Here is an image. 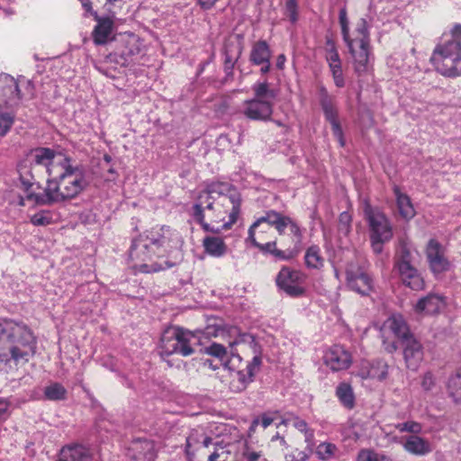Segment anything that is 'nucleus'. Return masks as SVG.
I'll list each match as a JSON object with an SVG mask.
<instances>
[{
    "instance_id": "obj_1",
    "label": "nucleus",
    "mask_w": 461,
    "mask_h": 461,
    "mask_svg": "<svg viewBox=\"0 0 461 461\" xmlns=\"http://www.w3.org/2000/svg\"><path fill=\"white\" fill-rule=\"evenodd\" d=\"M25 199L36 205H52L76 198L89 182L86 168L71 158L49 148H38L18 166ZM24 205V198H21Z\"/></svg>"
},
{
    "instance_id": "obj_2",
    "label": "nucleus",
    "mask_w": 461,
    "mask_h": 461,
    "mask_svg": "<svg viewBox=\"0 0 461 461\" xmlns=\"http://www.w3.org/2000/svg\"><path fill=\"white\" fill-rule=\"evenodd\" d=\"M192 217L203 230L218 233L234 224L240 212V194L229 183L212 182L194 196Z\"/></svg>"
},
{
    "instance_id": "obj_3",
    "label": "nucleus",
    "mask_w": 461,
    "mask_h": 461,
    "mask_svg": "<svg viewBox=\"0 0 461 461\" xmlns=\"http://www.w3.org/2000/svg\"><path fill=\"white\" fill-rule=\"evenodd\" d=\"M37 338L25 322L14 319L0 321V363H26L36 353Z\"/></svg>"
},
{
    "instance_id": "obj_4",
    "label": "nucleus",
    "mask_w": 461,
    "mask_h": 461,
    "mask_svg": "<svg viewBox=\"0 0 461 461\" xmlns=\"http://www.w3.org/2000/svg\"><path fill=\"white\" fill-rule=\"evenodd\" d=\"M170 231L169 228L161 227L159 230H151L140 235L132 241L130 249L129 258L132 262V268L141 273H153L165 270L173 265L168 261H151L152 255L158 253L160 247L168 242L166 233Z\"/></svg>"
},
{
    "instance_id": "obj_5",
    "label": "nucleus",
    "mask_w": 461,
    "mask_h": 461,
    "mask_svg": "<svg viewBox=\"0 0 461 461\" xmlns=\"http://www.w3.org/2000/svg\"><path fill=\"white\" fill-rule=\"evenodd\" d=\"M339 18L343 40L354 60L355 72L358 76L366 74L372 68L367 23L364 18L359 19L354 31V37L351 38L345 8L339 11Z\"/></svg>"
},
{
    "instance_id": "obj_6",
    "label": "nucleus",
    "mask_w": 461,
    "mask_h": 461,
    "mask_svg": "<svg viewBox=\"0 0 461 461\" xmlns=\"http://www.w3.org/2000/svg\"><path fill=\"white\" fill-rule=\"evenodd\" d=\"M221 330L215 326H207L203 330L190 331L181 327L166 330L160 339L161 354H177L188 357L194 353V346L202 344L203 338L219 336Z\"/></svg>"
},
{
    "instance_id": "obj_7",
    "label": "nucleus",
    "mask_w": 461,
    "mask_h": 461,
    "mask_svg": "<svg viewBox=\"0 0 461 461\" xmlns=\"http://www.w3.org/2000/svg\"><path fill=\"white\" fill-rule=\"evenodd\" d=\"M364 218L367 223L371 247L375 254H381L384 243L393 238V226L388 217L377 207L365 202Z\"/></svg>"
},
{
    "instance_id": "obj_8",
    "label": "nucleus",
    "mask_w": 461,
    "mask_h": 461,
    "mask_svg": "<svg viewBox=\"0 0 461 461\" xmlns=\"http://www.w3.org/2000/svg\"><path fill=\"white\" fill-rule=\"evenodd\" d=\"M235 361H238L240 364L242 362L240 356H233L230 360L225 363V366L231 371L230 390L234 393H240L253 381L255 374L259 370L261 357L255 356L251 361L245 364L244 367H240L237 370L234 366Z\"/></svg>"
},
{
    "instance_id": "obj_9",
    "label": "nucleus",
    "mask_w": 461,
    "mask_h": 461,
    "mask_svg": "<svg viewBox=\"0 0 461 461\" xmlns=\"http://www.w3.org/2000/svg\"><path fill=\"white\" fill-rule=\"evenodd\" d=\"M86 14H90L94 16L96 22L95 26L92 32V40L95 45H104L110 41L113 40V33L115 31L114 16L104 15L100 16L96 12L92 9V1L90 0H78ZM100 2L101 0H96ZM117 0H106L108 4H113Z\"/></svg>"
},
{
    "instance_id": "obj_10",
    "label": "nucleus",
    "mask_w": 461,
    "mask_h": 461,
    "mask_svg": "<svg viewBox=\"0 0 461 461\" xmlns=\"http://www.w3.org/2000/svg\"><path fill=\"white\" fill-rule=\"evenodd\" d=\"M348 286L354 292L366 296L374 289L372 277L365 269V262L359 258L348 263L346 267Z\"/></svg>"
},
{
    "instance_id": "obj_11",
    "label": "nucleus",
    "mask_w": 461,
    "mask_h": 461,
    "mask_svg": "<svg viewBox=\"0 0 461 461\" xmlns=\"http://www.w3.org/2000/svg\"><path fill=\"white\" fill-rule=\"evenodd\" d=\"M305 280L303 272L283 267L276 277V284L288 296L297 298L305 294Z\"/></svg>"
},
{
    "instance_id": "obj_12",
    "label": "nucleus",
    "mask_w": 461,
    "mask_h": 461,
    "mask_svg": "<svg viewBox=\"0 0 461 461\" xmlns=\"http://www.w3.org/2000/svg\"><path fill=\"white\" fill-rule=\"evenodd\" d=\"M320 104L323 110L326 120L330 123L334 137L338 140L339 145H345L343 131L338 120L337 109L334 105L333 97L329 95L324 86L319 89Z\"/></svg>"
},
{
    "instance_id": "obj_13",
    "label": "nucleus",
    "mask_w": 461,
    "mask_h": 461,
    "mask_svg": "<svg viewBox=\"0 0 461 461\" xmlns=\"http://www.w3.org/2000/svg\"><path fill=\"white\" fill-rule=\"evenodd\" d=\"M21 101L17 81L8 74L0 75V105L13 107Z\"/></svg>"
},
{
    "instance_id": "obj_14",
    "label": "nucleus",
    "mask_w": 461,
    "mask_h": 461,
    "mask_svg": "<svg viewBox=\"0 0 461 461\" xmlns=\"http://www.w3.org/2000/svg\"><path fill=\"white\" fill-rule=\"evenodd\" d=\"M274 104L261 99L252 98L243 104V114L253 121H267L273 113Z\"/></svg>"
},
{
    "instance_id": "obj_15",
    "label": "nucleus",
    "mask_w": 461,
    "mask_h": 461,
    "mask_svg": "<svg viewBox=\"0 0 461 461\" xmlns=\"http://www.w3.org/2000/svg\"><path fill=\"white\" fill-rule=\"evenodd\" d=\"M324 363L332 371H342L348 369L352 357L350 353L340 345H334L324 355Z\"/></svg>"
},
{
    "instance_id": "obj_16",
    "label": "nucleus",
    "mask_w": 461,
    "mask_h": 461,
    "mask_svg": "<svg viewBox=\"0 0 461 461\" xmlns=\"http://www.w3.org/2000/svg\"><path fill=\"white\" fill-rule=\"evenodd\" d=\"M426 255L429 267L434 274H440L449 269L450 264L445 257L444 249L436 240L429 241Z\"/></svg>"
},
{
    "instance_id": "obj_17",
    "label": "nucleus",
    "mask_w": 461,
    "mask_h": 461,
    "mask_svg": "<svg viewBox=\"0 0 461 461\" xmlns=\"http://www.w3.org/2000/svg\"><path fill=\"white\" fill-rule=\"evenodd\" d=\"M447 305L446 298L438 294H429L418 300L414 305V311L418 314H438Z\"/></svg>"
},
{
    "instance_id": "obj_18",
    "label": "nucleus",
    "mask_w": 461,
    "mask_h": 461,
    "mask_svg": "<svg viewBox=\"0 0 461 461\" xmlns=\"http://www.w3.org/2000/svg\"><path fill=\"white\" fill-rule=\"evenodd\" d=\"M430 60L435 69L444 77L461 76V60L433 52Z\"/></svg>"
},
{
    "instance_id": "obj_19",
    "label": "nucleus",
    "mask_w": 461,
    "mask_h": 461,
    "mask_svg": "<svg viewBox=\"0 0 461 461\" xmlns=\"http://www.w3.org/2000/svg\"><path fill=\"white\" fill-rule=\"evenodd\" d=\"M397 268L400 277L406 286L415 291L425 288L423 277L411 264L397 263Z\"/></svg>"
},
{
    "instance_id": "obj_20",
    "label": "nucleus",
    "mask_w": 461,
    "mask_h": 461,
    "mask_svg": "<svg viewBox=\"0 0 461 461\" xmlns=\"http://www.w3.org/2000/svg\"><path fill=\"white\" fill-rule=\"evenodd\" d=\"M451 33L452 40L438 45L433 52L461 60V25L456 24Z\"/></svg>"
},
{
    "instance_id": "obj_21",
    "label": "nucleus",
    "mask_w": 461,
    "mask_h": 461,
    "mask_svg": "<svg viewBox=\"0 0 461 461\" xmlns=\"http://www.w3.org/2000/svg\"><path fill=\"white\" fill-rule=\"evenodd\" d=\"M403 356L407 367L416 370L423 359V350L420 343L413 337L402 341Z\"/></svg>"
},
{
    "instance_id": "obj_22",
    "label": "nucleus",
    "mask_w": 461,
    "mask_h": 461,
    "mask_svg": "<svg viewBox=\"0 0 461 461\" xmlns=\"http://www.w3.org/2000/svg\"><path fill=\"white\" fill-rule=\"evenodd\" d=\"M248 239L251 241L252 245L258 248L261 252L265 254H271L277 259H292L298 252L297 250L291 249H287L285 250L278 249L276 248V241H268L266 243L259 242L256 234H253V237L249 235Z\"/></svg>"
},
{
    "instance_id": "obj_23",
    "label": "nucleus",
    "mask_w": 461,
    "mask_h": 461,
    "mask_svg": "<svg viewBox=\"0 0 461 461\" xmlns=\"http://www.w3.org/2000/svg\"><path fill=\"white\" fill-rule=\"evenodd\" d=\"M402 447L406 452L419 456H426L432 451L429 441L419 434L405 437Z\"/></svg>"
},
{
    "instance_id": "obj_24",
    "label": "nucleus",
    "mask_w": 461,
    "mask_h": 461,
    "mask_svg": "<svg viewBox=\"0 0 461 461\" xmlns=\"http://www.w3.org/2000/svg\"><path fill=\"white\" fill-rule=\"evenodd\" d=\"M212 438L198 430H193L186 438L185 453L188 456H194L195 451L215 446Z\"/></svg>"
},
{
    "instance_id": "obj_25",
    "label": "nucleus",
    "mask_w": 461,
    "mask_h": 461,
    "mask_svg": "<svg viewBox=\"0 0 461 461\" xmlns=\"http://www.w3.org/2000/svg\"><path fill=\"white\" fill-rule=\"evenodd\" d=\"M274 228L280 235L284 234L285 229L288 228L291 235L293 236V241L295 244H299L302 240V231L299 225L287 215L280 212Z\"/></svg>"
},
{
    "instance_id": "obj_26",
    "label": "nucleus",
    "mask_w": 461,
    "mask_h": 461,
    "mask_svg": "<svg viewBox=\"0 0 461 461\" xmlns=\"http://www.w3.org/2000/svg\"><path fill=\"white\" fill-rule=\"evenodd\" d=\"M224 72L227 77L233 76V68L241 55V47L234 42H228L224 47Z\"/></svg>"
},
{
    "instance_id": "obj_27",
    "label": "nucleus",
    "mask_w": 461,
    "mask_h": 461,
    "mask_svg": "<svg viewBox=\"0 0 461 461\" xmlns=\"http://www.w3.org/2000/svg\"><path fill=\"white\" fill-rule=\"evenodd\" d=\"M132 450L135 452L134 458L137 461H154L157 454L154 444L149 440H137L132 445Z\"/></svg>"
},
{
    "instance_id": "obj_28",
    "label": "nucleus",
    "mask_w": 461,
    "mask_h": 461,
    "mask_svg": "<svg viewBox=\"0 0 461 461\" xmlns=\"http://www.w3.org/2000/svg\"><path fill=\"white\" fill-rule=\"evenodd\" d=\"M385 325L396 337L402 339V341L412 337L409 334L408 326L401 315H393L386 321Z\"/></svg>"
},
{
    "instance_id": "obj_29",
    "label": "nucleus",
    "mask_w": 461,
    "mask_h": 461,
    "mask_svg": "<svg viewBox=\"0 0 461 461\" xmlns=\"http://www.w3.org/2000/svg\"><path fill=\"white\" fill-rule=\"evenodd\" d=\"M205 251L212 257H221L226 253L227 247L220 237L208 236L203 240Z\"/></svg>"
},
{
    "instance_id": "obj_30",
    "label": "nucleus",
    "mask_w": 461,
    "mask_h": 461,
    "mask_svg": "<svg viewBox=\"0 0 461 461\" xmlns=\"http://www.w3.org/2000/svg\"><path fill=\"white\" fill-rule=\"evenodd\" d=\"M285 424H292L296 429L304 434L305 442L308 447L313 445L314 432L308 428L304 420L300 419L298 416L288 415L284 420Z\"/></svg>"
},
{
    "instance_id": "obj_31",
    "label": "nucleus",
    "mask_w": 461,
    "mask_h": 461,
    "mask_svg": "<svg viewBox=\"0 0 461 461\" xmlns=\"http://www.w3.org/2000/svg\"><path fill=\"white\" fill-rule=\"evenodd\" d=\"M271 53L267 43L265 41L256 42L250 52V61L255 65H261L268 62Z\"/></svg>"
},
{
    "instance_id": "obj_32",
    "label": "nucleus",
    "mask_w": 461,
    "mask_h": 461,
    "mask_svg": "<svg viewBox=\"0 0 461 461\" xmlns=\"http://www.w3.org/2000/svg\"><path fill=\"white\" fill-rule=\"evenodd\" d=\"M388 375V365L384 360H376L371 364L368 370L364 368L361 370V375L363 378H372L377 380H384Z\"/></svg>"
},
{
    "instance_id": "obj_33",
    "label": "nucleus",
    "mask_w": 461,
    "mask_h": 461,
    "mask_svg": "<svg viewBox=\"0 0 461 461\" xmlns=\"http://www.w3.org/2000/svg\"><path fill=\"white\" fill-rule=\"evenodd\" d=\"M394 193L397 200V206L401 216L406 220H410L415 215L414 208L408 195L402 194L400 190L395 187Z\"/></svg>"
},
{
    "instance_id": "obj_34",
    "label": "nucleus",
    "mask_w": 461,
    "mask_h": 461,
    "mask_svg": "<svg viewBox=\"0 0 461 461\" xmlns=\"http://www.w3.org/2000/svg\"><path fill=\"white\" fill-rule=\"evenodd\" d=\"M336 396L345 408L350 410L355 406V395L349 384L340 383L336 388Z\"/></svg>"
},
{
    "instance_id": "obj_35",
    "label": "nucleus",
    "mask_w": 461,
    "mask_h": 461,
    "mask_svg": "<svg viewBox=\"0 0 461 461\" xmlns=\"http://www.w3.org/2000/svg\"><path fill=\"white\" fill-rule=\"evenodd\" d=\"M252 90L254 92L255 99L267 100L274 104L277 96V91L272 87L268 82H258L253 85Z\"/></svg>"
},
{
    "instance_id": "obj_36",
    "label": "nucleus",
    "mask_w": 461,
    "mask_h": 461,
    "mask_svg": "<svg viewBox=\"0 0 461 461\" xmlns=\"http://www.w3.org/2000/svg\"><path fill=\"white\" fill-rule=\"evenodd\" d=\"M280 212L275 210H268L265 212L264 215L258 218L257 221L249 227V234L250 237H253V234H256L258 229L264 227V224L274 227L276 221L278 219V215Z\"/></svg>"
},
{
    "instance_id": "obj_37",
    "label": "nucleus",
    "mask_w": 461,
    "mask_h": 461,
    "mask_svg": "<svg viewBox=\"0 0 461 461\" xmlns=\"http://www.w3.org/2000/svg\"><path fill=\"white\" fill-rule=\"evenodd\" d=\"M67 393V389L59 383H51L44 389V396L50 401H63Z\"/></svg>"
},
{
    "instance_id": "obj_38",
    "label": "nucleus",
    "mask_w": 461,
    "mask_h": 461,
    "mask_svg": "<svg viewBox=\"0 0 461 461\" xmlns=\"http://www.w3.org/2000/svg\"><path fill=\"white\" fill-rule=\"evenodd\" d=\"M305 264L311 268H321L323 266L324 259L321 256V249L318 246L310 247L304 256Z\"/></svg>"
},
{
    "instance_id": "obj_39",
    "label": "nucleus",
    "mask_w": 461,
    "mask_h": 461,
    "mask_svg": "<svg viewBox=\"0 0 461 461\" xmlns=\"http://www.w3.org/2000/svg\"><path fill=\"white\" fill-rule=\"evenodd\" d=\"M86 456L85 449L80 445L64 447L61 449V456L59 459L68 461H81Z\"/></svg>"
},
{
    "instance_id": "obj_40",
    "label": "nucleus",
    "mask_w": 461,
    "mask_h": 461,
    "mask_svg": "<svg viewBox=\"0 0 461 461\" xmlns=\"http://www.w3.org/2000/svg\"><path fill=\"white\" fill-rule=\"evenodd\" d=\"M203 353L218 358L221 363H226L227 361V349L224 346L219 343H212L211 345L204 347L201 349Z\"/></svg>"
},
{
    "instance_id": "obj_41",
    "label": "nucleus",
    "mask_w": 461,
    "mask_h": 461,
    "mask_svg": "<svg viewBox=\"0 0 461 461\" xmlns=\"http://www.w3.org/2000/svg\"><path fill=\"white\" fill-rule=\"evenodd\" d=\"M447 388L455 402H461V370L449 378Z\"/></svg>"
},
{
    "instance_id": "obj_42",
    "label": "nucleus",
    "mask_w": 461,
    "mask_h": 461,
    "mask_svg": "<svg viewBox=\"0 0 461 461\" xmlns=\"http://www.w3.org/2000/svg\"><path fill=\"white\" fill-rule=\"evenodd\" d=\"M352 217L348 212L339 214L338 222L339 234L347 237L351 231Z\"/></svg>"
},
{
    "instance_id": "obj_43",
    "label": "nucleus",
    "mask_w": 461,
    "mask_h": 461,
    "mask_svg": "<svg viewBox=\"0 0 461 461\" xmlns=\"http://www.w3.org/2000/svg\"><path fill=\"white\" fill-rule=\"evenodd\" d=\"M31 222L34 226H47L53 222V215L50 211L43 210L31 217Z\"/></svg>"
},
{
    "instance_id": "obj_44",
    "label": "nucleus",
    "mask_w": 461,
    "mask_h": 461,
    "mask_svg": "<svg viewBox=\"0 0 461 461\" xmlns=\"http://www.w3.org/2000/svg\"><path fill=\"white\" fill-rule=\"evenodd\" d=\"M328 64L331 71L335 85L338 87L344 86L345 81L342 73L341 60H339L337 62H330Z\"/></svg>"
},
{
    "instance_id": "obj_45",
    "label": "nucleus",
    "mask_w": 461,
    "mask_h": 461,
    "mask_svg": "<svg viewBox=\"0 0 461 461\" xmlns=\"http://www.w3.org/2000/svg\"><path fill=\"white\" fill-rule=\"evenodd\" d=\"M395 429L399 432H409L413 435H417L422 431V425L414 420H408L406 422L396 424Z\"/></svg>"
},
{
    "instance_id": "obj_46",
    "label": "nucleus",
    "mask_w": 461,
    "mask_h": 461,
    "mask_svg": "<svg viewBox=\"0 0 461 461\" xmlns=\"http://www.w3.org/2000/svg\"><path fill=\"white\" fill-rule=\"evenodd\" d=\"M336 450H337V447L335 445H333L331 443L324 442V443H321L318 446L316 454L319 456V458H321L322 460H329L330 458H331L334 456Z\"/></svg>"
},
{
    "instance_id": "obj_47",
    "label": "nucleus",
    "mask_w": 461,
    "mask_h": 461,
    "mask_svg": "<svg viewBox=\"0 0 461 461\" xmlns=\"http://www.w3.org/2000/svg\"><path fill=\"white\" fill-rule=\"evenodd\" d=\"M325 52H326V60L328 63L337 62V61L340 60L339 55L337 51L335 42L329 37L326 38Z\"/></svg>"
},
{
    "instance_id": "obj_48",
    "label": "nucleus",
    "mask_w": 461,
    "mask_h": 461,
    "mask_svg": "<svg viewBox=\"0 0 461 461\" xmlns=\"http://www.w3.org/2000/svg\"><path fill=\"white\" fill-rule=\"evenodd\" d=\"M14 118L9 113L0 112V136L3 137L7 134L12 125L14 124Z\"/></svg>"
},
{
    "instance_id": "obj_49",
    "label": "nucleus",
    "mask_w": 461,
    "mask_h": 461,
    "mask_svg": "<svg viewBox=\"0 0 461 461\" xmlns=\"http://www.w3.org/2000/svg\"><path fill=\"white\" fill-rule=\"evenodd\" d=\"M274 421V419L267 414H264L262 415V417L259 419V418H257L255 420H253L250 427H249V431H255L257 426L260 423L261 426L264 428V429H267L268 426H270L272 424V422Z\"/></svg>"
},
{
    "instance_id": "obj_50",
    "label": "nucleus",
    "mask_w": 461,
    "mask_h": 461,
    "mask_svg": "<svg viewBox=\"0 0 461 461\" xmlns=\"http://www.w3.org/2000/svg\"><path fill=\"white\" fill-rule=\"evenodd\" d=\"M287 15L292 23L297 21V3L295 0H287L285 4Z\"/></svg>"
},
{
    "instance_id": "obj_51",
    "label": "nucleus",
    "mask_w": 461,
    "mask_h": 461,
    "mask_svg": "<svg viewBox=\"0 0 461 461\" xmlns=\"http://www.w3.org/2000/svg\"><path fill=\"white\" fill-rule=\"evenodd\" d=\"M11 415V403L5 398H0V420H5Z\"/></svg>"
},
{
    "instance_id": "obj_52",
    "label": "nucleus",
    "mask_w": 461,
    "mask_h": 461,
    "mask_svg": "<svg viewBox=\"0 0 461 461\" xmlns=\"http://www.w3.org/2000/svg\"><path fill=\"white\" fill-rule=\"evenodd\" d=\"M411 254L410 249H408V247L405 244L402 245L401 249H400L399 259H398L397 263H404L405 262L406 264H411Z\"/></svg>"
},
{
    "instance_id": "obj_53",
    "label": "nucleus",
    "mask_w": 461,
    "mask_h": 461,
    "mask_svg": "<svg viewBox=\"0 0 461 461\" xmlns=\"http://www.w3.org/2000/svg\"><path fill=\"white\" fill-rule=\"evenodd\" d=\"M435 384L433 375L428 372L424 375L421 382V386L424 390L429 391Z\"/></svg>"
},
{
    "instance_id": "obj_54",
    "label": "nucleus",
    "mask_w": 461,
    "mask_h": 461,
    "mask_svg": "<svg viewBox=\"0 0 461 461\" xmlns=\"http://www.w3.org/2000/svg\"><path fill=\"white\" fill-rule=\"evenodd\" d=\"M359 461H377L376 455L369 450H362L358 455Z\"/></svg>"
},
{
    "instance_id": "obj_55",
    "label": "nucleus",
    "mask_w": 461,
    "mask_h": 461,
    "mask_svg": "<svg viewBox=\"0 0 461 461\" xmlns=\"http://www.w3.org/2000/svg\"><path fill=\"white\" fill-rule=\"evenodd\" d=\"M140 52V48L139 46L137 45V42L135 40H133V42H132V46L131 48H130L129 50H125L122 54L124 56H134V55H137L139 54Z\"/></svg>"
},
{
    "instance_id": "obj_56",
    "label": "nucleus",
    "mask_w": 461,
    "mask_h": 461,
    "mask_svg": "<svg viewBox=\"0 0 461 461\" xmlns=\"http://www.w3.org/2000/svg\"><path fill=\"white\" fill-rule=\"evenodd\" d=\"M218 0H198L199 5L203 9H210Z\"/></svg>"
},
{
    "instance_id": "obj_57",
    "label": "nucleus",
    "mask_w": 461,
    "mask_h": 461,
    "mask_svg": "<svg viewBox=\"0 0 461 461\" xmlns=\"http://www.w3.org/2000/svg\"><path fill=\"white\" fill-rule=\"evenodd\" d=\"M249 461H267L265 458L261 456L260 454L252 452L249 455Z\"/></svg>"
},
{
    "instance_id": "obj_58",
    "label": "nucleus",
    "mask_w": 461,
    "mask_h": 461,
    "mask_svg": "<svg viewBox=\"0 0 461 461\" xmlns=\"http://www.w3.org/2000/svg\"><path fill=\"white\" fill-rule=\"evenodd\" d=\"M204 366H208L212 370H217L219 368L218 365H213V362L210 359H206L203 362Z\"/></svg>"
},
{
    "instance_id": "obj_59",
    "label": "nucleus",
    "mask_w": 461,
    "mask_h": 461,
    "mask_svg": "<svg viewBox=\"0 0 461 461\" xmlns=\"http://www.w3.org/2000/svg\"><path fill=\"white\" fill-rule=\"evenodd\" d=\"M285 55H279L278 58H277V61H276V67L278 68H283V66L285 64Z\"/></svg>"
},
{
    "instance_id": "obj_60",
    "label": "nucleus",
    "mask_w": 461,
    "mask_h": 461,
    "mask_svg": "<svg viewBox=\"0 0 461 461\" xmlns=\"http://www.w3.org/2000/svg\"><path fill=\"white\" fill-rule=\"evenodd\" d=\"M262 65V68H260V71L262 74H266L270 69V59H268V62H264Z\"/></svg>"
},
{
    "instance_id": "obj_61",
    "label": "nucleus",
    "mask_w": 461,
    "mask_h": 461,
    "mask_svg": "<svg viewBox=\"0 0 461 461\" xmlns=\"http://www.w3.org/2000/svg\"><path fill=\"white\" fill-rule=\"evenodd\" d=\"M269 229H270V227H269V226H267V225L264 224V227H261V228H259V229H258V230H257L256 234H257V233H258V234H263V233L267 232V230H269Z\"/></svg>"
},
{
    "instance_id": "obj_62",
    "label": "nucleus",
    "mask_w": 461,
    "mask_h": 461,
    "mask_svg": "<svg viewBox=\"0 0 461 461\" xmlns=\"http://www.w3.org/2000/svg\"><path fill=\"white\" fill-rule=\"evenodd\" d=\"M162 249V247H160ZM162 252H165V249H159L158 253H156L155 255H158V258L162 257Z\"/></svg>"
},
{
    "instance_id": "obj_63",
    "label": "nucleus",
    "mask_w": 461,
    "mask_h": 461,
    "mask_svg": "<svg viewBox=\"0 0 461 461\" xmlns=\"http://www.w3.org/2000/svg\"><path fill=\"white\" fill-rule=\"evenodd\" d=\"M236 343H237V341L230 342V346H233V345H234V344H236Z\"/></svg>"
},
{
    "instance_id": "obj_64",
    "label": "nucleus",
    "mask_w": 461,
    "mask_h": 461,
    "mask_svg": "<svg viewBox=\"0 0 461 461\" xmlns=\"http://www.w3.org/2000/svg\"><path fill=\"white\" fill-rule=\"evenodd\" d=\"M57 461H68L66 459H58Z\"/></svg>"
}]
</instances>
